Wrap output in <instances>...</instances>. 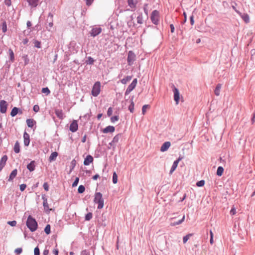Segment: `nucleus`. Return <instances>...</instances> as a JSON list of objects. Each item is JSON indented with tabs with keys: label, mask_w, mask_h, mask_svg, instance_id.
<instances>
[{
	"label": "nucleus",
	"mask_w": 255,
	"mask_h": 255,
	"mask_svg": "<svg viewBox=\"0 0 255 255\" xmlns=\"http://www.w3.org/2000/svg\"><path fill=\"white\" fill-rule=\"evenodd\" d=\"M22 59L24 61V65H27L29 62V59L28 58V55L23 54L22 56Z\"/></svg>",
	"instance_id": "473e14b6"
},
{
	"label": "nucleus",
	"mask_w": 255,
	"mask_h": 255,
	"mask_svg": "<svg viewBox=\"0 0 255 255\" xmlns=\"http://www.w3.org/2000/svg\"><path fill=\"white\" fill-rule=\"evenodd\" d=\"M68 49L70 54H74L78 52L79 47L75 41H72L69 44Z\"/></svg>",
	"instance_id": "39448f33"
},
{
	"label": "nucleus",
	"mask_w": 255,
	"mask_h": 255,
	"mask_svg": "<svg viewBox=\"0 0 255 255\" xmlns=\"http://www.w3.org/2000/svg\"><path fill=\"white\" fill-rule=\"evenodd\" d=\"M53 253L55 255H58V254H59V251H58V249L56 248V249H54L53 251H52Z\"/></svg>",
	"instance_id": "774afa93"
},
{
	"label": "nucleus",
	"mask_w": 255,
	"mask_h": 255,
	"mask_svg": "<svg viewBox=\"0 0 255 255\" xmlns=\"http://www.w3.org/2000/svg\"><path fill=\"white\" fill-rule=\"evenodd\" d=\"M26 225L27 228L32 232L35 231L38 228V224L36 220L31 215H29L28 217Z\"/></svg>",
	"instance_id": "f257e3e1"
},
{
	"label": "nucleus",
	"mask_w": 255,
	"mask_h": 255,
	"mask_svg": "<svg viewBox=\"0 0 255 255\" xmlns=\"http://www.w3.org/2000/svg\"><path fill=\"white\" fill-rule=\"evenodd\" d=\"M171 145V143L169 141H166L164 142L160 147V151L161 152H164L168 150Z\"/></svg>",
	"instance_id": "f3484780"
},
{
	"label": "nucleus",
	"mask_w": 255,
	"mask_h": 255,
	"mask_svg": "<svg viewBox=\"0 0 255 255\" xmlns=\"http://www.w3.org/2000/svg\"><path fill=\"white\" fill-rule=\"evenodd\" d=\"M132 79L131 76H127L125 78L122 79L121 82L123 84H126L128 82L130 81Z\"/></svg>",
	"instance_id": "7c9ffc66"
},
{
	"label": "nucleus",
	"mask_w": 255,
	"mask_h": 255,
	"mask_svg": "<svg viewBox=\"0 0 255 255\" xmlns=\"http://www.w3.org/2000/svg\"><path fill=\"white\" fill-rule=\"evenodd\" d=\"M113 114V108L112 107H110L108 108L107 111V116L108 117H110Z\"/></svg>",
	"instance_id": "6e6d98bb"
},
{
	"label": "nucleus",
	"mask_w": 255,
	"mask_h": 255,
	"mask_svg": "<svg viewBox=\"0 0 255 255\" xmlns=\"http://www.w3.org/2000/svg\"><path fill=\"white\" fill-rule=\"evenodd\" d=\"M17 173V170L16 169H15L12 171L10 175L9 176V178L8 179V181H11L13 180V179L16 177Z\"/></svg>",
	"instance_id": "5701e85b"
},
{
	"label": "nucleus",
	"mask_w": 255,
	"mask_h": 255,
	"mask_svg": "<svg viewBox=\"0 0 255 255\" xmlns=\"http://www.w3.org/2000/svg\"><path fill=\"white\" fill-rule=\"evenodd\" d=\"M93 217V214L91 212H89L87 213L85 217V220L86 221H90Z\"/></svg>",
	"instance_id": "79ce46f5"
},
{
	"label": "nucleus",
	"mask_w": 255,
	"mask_h": 255,
	"mask_svg": "<svg viewBox=\"0 0 255 255\" xmlns=\"http://www.w3.org/2000/svg\"><path fill=\"white\" fill-rule=\"evenodd\" d=\"M85 190V187L84 185H81L78 188V193L79 194L83 193Z\"/></svg>",
	"instance_id": "a19ab883"
},
{
	"label": "nucleus",
	"mask_w": 255,
	"mask_h": 255,
	"mask_svg": "<svg viewBox=\"0 0 255 255\" xmlns=\"http://www.w3.org/2000/svg\"><path fill=\"white\" fill-rule=\"evenodd\" d=\"M136 59V55L132 51H129L128 52L127 61L128 65L131 66L133 64Z\"/></svg>",
	"instance_id": "423d86ee"
},
{
	"label": "nucleus",
	"mask_w": 255,
	"mask_h": 255,
	"mask_svg": "<svg viewBox=\"0 0 255 255\" xmlns=\"http://www.w3.org/2000/svg\"><path fill=\"white\" fill-rule=\"evenodd\" d=\"M122 133H118L117 135H116L113 139V142L115 143L116 144L119 141V140L122 138Z\"/></svg>",
	"instance_id": "bb28decb"
},
{
	"label": "nucleus",
	"mask_w": 255,
	"mask_h": 255,
	"mask_svg": "<svg viewBox=\"0 0 255 255\" xmlns=\"http://www.w3.org/2000/svg\"><path fill=\"white\" fill-rule=\"evenodd\" d=\"M94 202L98 204V209H101L104 206V200L102 194L100 192H96L94 196Z\"/></svg>",
	"instance_id": "f03ea898"
},
{
	"label": "nucleus",
	"mask_w": 255,
	"mask_h": 255,
	"mask_svg": "<svg viewBox=\"0 0 255 255\" xmlns=\"http://www.w3.org/2000/svg\"><path fill=\"white\" fill-rule=\"evenodd\" d=\"M150 19L155 25H157L159 21V12L157 10H154L151 14Z\"/></svg>",
	"instance_id": "20e7f679"
},
{
	"label": "nucleus",
	"mask_w": 255,
	"mask_h": 255,
	"mask_svg": "<svg viewBox=\"0 0 255 255\" xmlns=\"http://www.w3.org/2000/svg\"><path fill=\"white\" fill-rule=\"evenodd\" d=\"M55 113L57 118L59 119H63L64 118V114L62 110L56 109L55 110Z\"/></svg>",
	"instance_id": "4be33fe9"
},
{
	"label": "nucleus",
	"mask_w": 255,
	"mask_h": 255,
	"mask_svg": "<svg viewBox=\"0 0 255 255\" xmlns=\"http://www.w3.org/2000/svg\"><path fill=\"white\" fill-rule=\"evenodd\" d=\"M16 223H17V222L15 220L11 221H8L7 222V224H8L9 225L11 226V227L15 226L16 225Z\"/></svg>",
	"instance_id": "5fc2aeb1"
},
{
	"label": "nucleus",
	"mask_w": 255,
	"mask_h": 255,
	"mask_svg": "<svg viewBox=\"0 0 255 255\" xmlns=\"http://www.w3.org/2000/svg\"><path fill=\"white\" fill-rule=\"evenodd\" d=\"M173 92L174 93V100L177 105L179 103L180 100V94L178 89L172 84Z\"/></svg>",
	"instance_id": "6e6552de"
},
{
	"label": "nucleus",
	"mask_w": 255,
	"mask_h": 255,
	"mask_svg": "<svg viewBox=\"0 0 255 255\" xmlns=\"http://www.w3.org/2000/svg\"><path fill=\"white\" fill-rule=\"evenodd\" d=\"M184 219H185L184 216L182 217V218L181 219L178 220L177 221H176L175 220H174V218H172V221L170 223V226H175L176 225H179L183 222Z\"/></svg>",
	"instance_id": "aec40b11"
},
{
	"label": "nucleus",
	"mask_w": 255,
	"mask_h": 255,
	"mask_svg": "<svg viewBox=\"0 0 255 255\" xmlns=\"http://www.w3.org/2000/svg\"><path fill=\"white\" fill-rule=\"evenodd\" d=\"M236 11L241 16L246 23H249L250 22V17L248 14L242 13L237 10H236Z\"/></svg>",
	"instance_id": "ddd939ff"
},
{
	"label": "nucleus",
	"mask_w": 255,
	"mask_h": 255,
	"mask_svg": "<svg viewBox=\"0 0 255 255\" xmlns=\"http://www.w3.org/2000/svg\"><path fill=\"white\" fill-rule=\"evenodd\" d=\"M50 229H51L50 225L49 224H47L44 229V232L46 233V234L49 235L50 234V233H51Z\"/></svg>",
	"instance_id": "58836bf2"
},
{
	"label": "nucleus",
	"mask_w": 255,
	"mask_h": 255,
	"mask_svg": "<svg viewBox=\"0 0 255 255\" xmlns=\"http://www.w3.org/2000/svg\"><path fill=\"white\" fill-rule=\"evenodd\" d=\"M93 157L91 155H88L84 159V165H89L90 163L93 162Z\"/></svg>",
	"instance_id": "a211bd4d"
},
{
	"label": "nucleus",
	"mask_w": 255,
	"mask_h": 255,
	"mask_svg": "<svg viewBox=\"0 0 255 255\" xmlns=\"http://www.w3.org/2000/svg\"><path fill=\"white\" fill-rule=\"evenodd\" d=\"M43 187L44 189L46 191H48L49 190V185H48V184L47 182H44V184L43 185Z\"/></svg>",
	"instance_id": "13d9d810"
},
{
	"label": "nucleus",
	"mask_w": 255,
	"mask_h": 255,
	"mask_svg": "<svg viewBox=\"0 0 255 255\" xmlns=\"http://www.w3.org/2000/svg\"><path fill=\"white\" fill-rule=\"evenodd\" d=\"M49 254V250L47 249V247H46L43 252L42 255H48Z\"/></svg>",
	"instance_id": "69168bd1"
},
{
	"label": "nucleus",
	"mask_w": 255,
	"mask_h": 255,
	"mask_svg": "<svg viewBox=\"0 0 255 255\" xmlns=\"http://www.w3.org/2000/svg\"><path fill=\"white\" fill-rule=\"evenodd\" d=\"M115 130V128L112 126H108L102 129V132L104 133L109 132H114Z\"/></svg>",
	"instance_id": "4468645a"
},
{
	"label": "nucleus",
	"mask_w": 255,
	"mask_h": 255,
	"mask_svg": "<svg viewBox=\"0 0 255 255\" xmlns=\"http://www.w3.org/2000/svg\"><path fill=\"white\" fill-rule=\"evenodd\" d=\"M7 160V156L6 155H3L0 160V172L4 167L6 162Z\"/></svg>",
	"instance_id": "2eb2a0df"
},
{
	"label": "nucleus",
	"mask_w": 255,
	"mask_h": 255,
	"mask_svg": "<svg viewBox=\"0 0 255 255\" xmlns=\"http://www.w3.org/2000/svg\"><path fill=\"white\" fill-rule=\"evenodd\" d=\"M27 169L30 171H33L35 169V161L34 160L31 161L27 165Z\"/></svg>",
	"instance_id": "6ab92c4d"
},
{
	"label": "nucleus",
	"mask_w": 255,
	"mask_h": 255,
	"mask_svg": "<svg viewBox=\"0 0 255 255\" xmlns=\"http://www.w3.org/2000/svg\"><path fill=\"white\" fill-rule=\"evenodd\" d=\"M34 255H40V250L38 246L34 248Z\"/></svg>",
	"instance_id": "864d4df0"
},
{
	"label": "nucleus",
	"mask_w": 255,
	"mask_h": 255,
	"mask_svg": "<svg viewBox=\"0 0 255 255\" xmlns=\"http://www.w3.org/2000/svg\"><path fill=\"white\" fill-rule=\"evenodd\" d=\"M137 80L135 78L133 80L131 84L128 85L125 92V95H128L136 87Z\"/></svg>",
	"instance_id": "0eeeda50"
},
{
	"label": "nucleus",
	"mask_w": 255,
	"mask_h": 255,
	"mask_svg": "<svg viewBox=\"0 0 255 255\" xmlns=\"http://www.w3.org/2000/svg\"><path fill=\"white\" fill-rule=\"evenodd\" d=\"M29 5L32 7H36L38 4L39 0H26Z\"/></svg>",
	"instance_id": "412c9836"
},
{
	"label": "nucleus",
	"mask_w": 255,
	"mask_h": 255,
	"mask_svg": "<svg viewBox=\"0 0 255 255\" xmlns=\"http://www.w3.org/2000/svg\"><path fill=\"white\" fill-rule=\"evenodd\" d=\"M95 62V60L91 56L87 57V59L86 60L85 63L89 65H93Z\"/></svg>",
	"instance_id": "c9c22d12"
},
{
	"label": "nucleus",
	"mask_w": 255,
	"mask_h": 255,
	"mask_svg": "<svg viewBox=\"0 0 255 255\" xmlns=\"http://www.w3.org/2000/svg\"><path fill=\"white\" fill-rule=\"evenodd\" d=\"M191 236V234H189L188 235H187L186 236H184L183 237V243H186L187 242V241L188 240V239H189V237Z\"/></svg>",
	"instance_id": "3c124183"
},
{
	"label": "nucleus",
	"mask_w": 255,
	"mask_h": 255,
	"mask_svg": "<svg viewBox=\"0 0 255 255\" xmlns=\"http://www.w3.org/2000/svg\"><path fill=\"white\" fill-rule=\"evenodd\" d=\"M182 158L179 157L177 159L175 160L171 166V168L170 169V170L169 171V174H171L176 169L178 164L179 162L181 160Z\"/></svg>",
	"instance_id": "f8f14e48"
},
{
	"label": "nucleus",
	"mask_w": 255,
	"mask_h": 255,
	"mask_svg": "<svg viewBox=\"0 0 255 255\" xmlns=\"http://www.w3.org/2000/svg\"><path fill=\"white\" fill-rule=\"evenodd\" d=\"M33 110L36 113L38 112L39 111V106L37 105H34L33 107Z\"/></svg>",
	"instance_id": "052dcab7"
},
{
	"label": "nucleus",
	"mask_w": 255,
	"mask_h": 255,
	"mask_svg": "<svg viewBox=\"0 0 255 255\" xmlns=\"http://www.w3.org/2000/svg\"><path fill=\"white\" fill-rule=\"evenodd\" d=\"M79 181V177H76L74 181L72 183V187H74L77 186Z\"/></svg>",
	"instance_id": "603ef678"
},
{
	"label": "nucleus",
	"mask_w": 255,
	"mask_h": 255,
	"mask_svg": "<svg viewBox=\"0 0 255 255\" xmlns=\"http://www.w3.org/2000/svg\"><path fill=\"white\" fill-rule=\"evenodd\" d=\"M119 116L118 115L113 116L110 118L111 122L113 123H114L116 122L119 121Z\"/></svg>",
	"instance_id": "c03bdc74"
},
{
	"label": "nucleus",
	"mask_w": 255,
	"mask_h": 255,
	"mask_svg": "<svg viewBox=\"0 0 255 255\" xmlns=\"http://www.w3.org/2000/svg\"><path fill=\"white\" fill-rule=\"evenodd\" d=\"M22 249L21 248H17L15 250L14 253L17 254H20L22 253Z\"/></svg>",
	"instance_id": "680f3d73"
},
{
	"label": "nucleus",
	"mask_w": 255,
	"mask_h": 255,
	"mask_svg": "<svg viewBox=\"0 0 255 255\" xmlns=\"http://www.w3.org/2000/svg\"><path fill=\"white\" fill-rule=\"evenodd\" d=\"M78 128V125L76 120H73L70 125L69 130L72 132H76Z\"/></svg>",
	"instance_id": "9b49d317"
},
{
	"label": "nucleus",
	"mask_w": 255,
	"mask_h": 255,
	"mask_svg": "<svg viewBox=\"0 0 255 255\" xmlns=\"http://www.w3.org/2000/svg\"><path fill=\"white\" fill-rule=\"evenodd\" d=\"M143 17L142 13L139 14L137 17V22L138 23L142 24L143 23Z\"/></svg>",
	"instance_id": "37998d69"
},
{
	"label": "nucleus",
	"mask_w": 255,
	"mask_h": 255,
	"mask_svg": "<svg viewBox=\"0 0 255 255\" xmlns=\"http://www.w3.org/2000/svg\"><path fill=\"white\" fill-rule=\"evenodd\" d=\"M41 92L42 93L46 94L47 95L49 94L50 93V91L48 87L43 88Z\"/></svg>",
	"instance_id": "de8ad7c7"
},
{
	"label": "nucleus",
	"mask_w": 255,
	"mask_h": 255,
	"mask_svg": "<svg viewBox=\"0 0 255 255\" xmlns=\"http://www.w3.org/2000/svg\"><path fill=\"white\" fill-rule=\"evenodd\" d=\"M128 6L131 8L136 7V2H134V0H128Z\"/></svg>",
	"instance_id": "72a5a7b5"
},
{
	"label": "nucleus",
	"mask_w": 255,
	"mask_h": 255,
	"mask_svg": "<svg viewBox=\"0 0 255 255\" xmlns=\"http://www.w3.org/2000/svg\"><path fill=\"white\" fill-rule=\"evenodd\" d=\"M76 165V161L75 159H73L71 162V165L70 167V171L69 174H70L71 172L73 170L75 166Z\"/></svg>",
	"instance_id": "2f4dec72"
},
{
	"label": "nucleus",
	"mask_w": 255,
	"mask_h": 255,
	"mask_svg": "<svg viewBox=\"0 0 255 255\" xmlns=\"http://www.w3.org/2000/svg\"><path fill=\"white\" fill-rule=\"evenodd\" d=\"M113 182L114 184H116L118 182V175L115 172L113 173Z\"/></svg>",
	"instance_id": "a18cd8bd"
},
{
	"label": "nucleus",
	"mask_w": 255,
	"mask_h": 255,
	"mask_svg": "<svg viewBox=\"0 0 255 255\" xmlns=\"http://www.w3.org/2000/svg\"><path fill=\"white\" fill-rule=\"evenodd\" d=\"M102 29L100 27H93L90 32V35L92 37H95L101 33Z\"/></svg>",
	"instance_id": "1a4fd4ad"
},
{
	"label": "nucleus",
	"mask_w": 255,
	"mask_h": 255,
	"mask_svg": "<svg viewBox=\"0 0 255 255\" xmlns=\"http://www.w3.org/2000/svg\"><path fill=\"white\" fill-rule=\"evenodd\" d=\"M149 108H150V105H143L142 107V114L143 115H144L146 112V109Z\"/></svg>",
	"instance_id": "09e8293b"
},
{
	"label": "nucleus",
	"mask_w": 255,
	"mask_h": 255,
	"mask_svg": "<svg viewBox=\"0 0 255 255\" xmlns=\"http://www.w3.org/2000/svg\"><path fill=\"white\" fill-rule=\"evenodd\" d=\"M20 111V109L17 107H14L12 109L11 111L10 112V116L12 117H15L17 114L19 113Z\"/></svg>",
	"instance_id": "a878e982"
},
{
	"label": "nucleus",
	"mask_w": 255,
	"mask_h": 255,
	"mask_svg": "<svg viewBox=\"0 0 255 255\" xmlns=\"http://www.w3.org/2000/svg\"><path fill=\"white\" fill-rule=\"evenodd\" d=\"M133 98L132 97V98L130 100V104L128 106V110L131 113H133L134 112V104L133 101Z\"/></svg>",
	"instance_id": "c756f323"
},
{
	"label": "nucleus",
	"mask_w": 255,
	"mask_h": 255,
	"mask_svg": "<svg viewBox=\"0 0 255 255\" xmlns=\"http://www.w3.org/2000/svg\"><path fill=\"white\" fill-rule=\"evenodd\" d=\"M7 108V102L4 100H1L0 102V112L4 114L6 112Z\"/></svg>",
	"instance_id": "9d476101"
},
{
	"label": "nucleus",
	"mask_w": 255,
	"mask_h": 255,
	"mask_svg": "<svg viewBox=\"0 0 255 255\" xmlns=\"http://www.w3.org/2000/svg\"><path fill=\"white\" fill-rule=\"evenodd\" d=\"M43 205L45 211L47 213H49L50 211L51 210V209L49 208L47 202L43 203Z\"/></svg>",
	"instance_id": "4c0bfd02"
},
{
	"label": "nucleus",
	"mask_w": 255,
	"mask_h": 255,
	"mask_svg": "<svg viewBox=\"0 0 255 255\" xmlns=\"http://www.w3.org/2000/svg\"><path fill=\"white\" fill-rule=\"evenodd\" d=\"M221 87H222V84H218L216 87V88H215V94L218 96L220 95V90L221 89Z\"/></svg>",
	"instance_id": "c85d7f7f"
},
{
	"label": "nucleus",
	"mask_w": 255,
	"mask_h": 255,
	"mask_svg": "<svg viewBox=\"0 0 255 255\" xmlns=\"http://www.w3.org/2000/svg\"><path fill=\"white\" fill-rule=\"evenodd\" d=\"M4 3L8 6H10L11 4V0H5Z\"/></svg>",
	"instance_id": "0e129e2a"
},
{
	"label": "nucleus",
	"mask_w": 255,
	"mask_h": 255,
	"mask_svg": "<svg viewBox=\"0 0 255 255\" xmlns=\"http://www.w3.org/2000/svg\"><path fill=\"white\" fill-rule=\"evenodd\" d=\"M223 172L224 168L222 166H219L217 168V175L219 176H221L222 175Z\"/></svg>",
	"instance_id": "e433bc0d"
},
{
	"label": "nucleus",
	"mask_w": 255,
	"mask_h": 255,
	"mask_svg": "<svg viewBox=\"0 0 255 255\" xmlns=\"http://www.w3.org/2000/svg\"><path fill=\"white\" fill-rule=\"evenodd\" d=\"M205 184V181L204 180H201L197 182L196 185L198 187H202Z\"/></svg>",
	"instance_id": "8fccbe9b"
},
{
	"label": "nucleus",
	"mask_w": 255,
	"mask_h": 255,
	"mask_svg": "<svg viewBox=\"0 0 255 255\" xmlns=\"http://www.w3.org/2000/svg\"><path fill=\"white\" fill-rule=\"evenodd\" d=\"M26 188V185L25 184H22L19 186V189L21 192L23 191Z\"/></svg>",
	"instance_id": "4d7b16f0"
},
{
	"label": "nucleus",
	"mask_w": 255,
	"mask_h": 255,
	"mask_svg": "<svg viewBox=\"0 0 255 255\" xmlns=\"http://www.w3.org/2000/svg\"><path fill=\"white\" fill-rule=\"evenodd\" d=\"M26 124L29 128H32L34 125H36V122L32 119H28L26 120Z\"/></svg>",
	"instance_id": "b1692460"
},
{
	"label": "nucleus",
	"mask_w": 255,
	"mask_h": 255,
	"mask_svg": "<svg viewBox=\"0 0 255 255\" xmlns=\"http://www.w3.org/2000/svg\"><path fill=\"white\" fill-rule=\"evenodd\" d=\"M42 199L43 200V203L47 202V199L46 196L45 194L42 195Z\"/></svg>",
	"instance_id": "338daca9"
},
{
	"label": "nucleus",
	"mask_w": 255,
	"mask_h": 255,
	"mask_svg": "<svg viewBox=\"0 0 255 255\" xmlns=\"http://www.w3.org/2000/svg\"><path fill=\"white\" fill-rule=\"evenodd\" d=\"M1 30L3 33H5L7 31V24L5 21H4L2 23Z\"/></svg>",
	"instance_id": "ea45409f"
},
{
	"label": "nucleus",
	"mask_w": 255,
	"mask_h": 255,
	"mask_svg": "<svg viewBox=\"0 0 255 255\" xmlns=\"http://www.w3.org/2000/svg\"><path fill=\"white\" fill-rule=\"evenodd\" d=\"M33 43L34 44V47L40 48H41V42L37 40H34Z\"/></svg>",
	"instance_id": "49530a36"
},
{
	"label": "nucleus",
	"mask_w": 255,
	"mask_h": 255,
	"mask_svg": "<svg viewBox=\"0 0 255 255\" xmlns=\"http://www.w3.org/2000/svg\"><path fill=\"white\" fill-rule=\"evenodd\" d=\"M101 91V83L100 82L98 81L95 83L94 84L92 91L91 94L94 97H97L99 95Z\"/></svg>",
	"instance_id": "7ed1b4c3"
},
{
	"label": "nucleus",
	"mask_w": 255,
	"mask_h": 255,
	"mask_svg": "<svg viewBox=\"0 0 255 255\" xmlns=\"http://www.w3.org/2000/svg\"><path fill=\"white\" fill-rule=\"evenodd\" d=\"M13 150L16 153H18L20 152V145L18 141L15 142L14 145Z\"/></svg>",
	"instance_id": "cd10ccee"
},
{
	"label": "nucleus",
	"mask_w": 255,
	"mask_h": 255,
	"mask_svg": "<svg viewBox=\"0 0 255 255\" xmlns=\"http://www.w3.org/2000/svg\"><path fill=\"white\" fill-rule=\"evenodd\" d=\"M23 138L24 145L26 146H28L30 143V136L29 134H28L26 131H24L23 133Z\"/></svg>",
	"instance_id": "dca6fc26"
},
{
	"label": "nucleus",
	"mask_w": 255,
	"mask_h": 255,
	"mask_svg": "<svg viewBox=\"0 0 255 255\" xmlns=\"http://www.w3.org/2000/svg\"><path fill=\"white\" fill-rule=\"evenodd\" d=\"M94 0H86V5L88 6H90L93 3Z\"/></svg>",
	"instance_id": "e2e57ef3"
},
{
	"label": "nucleus",
	"mask_w": 255,
	"mask_h": 255,
	"mask_svg": "<svg viewBox=\"0 0 255 255\" xmlns=\"http://www.w3.org/2000/svg\"><path fill=\"white\" fill-rule=\"evenodd\" d=\"M90 255V252L87 250H83L81 253V255Z\"/></svg>",
	"instance_id": "bf43d9fd"
},
{
	"label": "nucleus",
	"mask_w": 255,
	"mask_h": 255,
	"mask_svg": "<svg viewBox=\"0 0 255 255\" xmlns=\"http://www.w3.org/2000/svg\"><path fill=\"white\" fill-rule=\"evenodd\" d=\"M58 155V153L56 151L52 152V153L51 154V155H50V156L49 157L48 160L50 162H52L53 161L55 160Z\"/></svg>",
	"instance_id": "393cba45"
},
{
	"label": "nucleus",
	"mask_w": 255,
	"mask_h": 255,
	"mask_svg": "<svg viewBox=\"0 0 255 255\" xmlns=\"http://www.w3.org/2000/svg\"><path fill=\"white\" fill-rule=\"evenodd\" d=\"M8 53H9V54L10 60L12 62H13L14 61V52H13V50L11 48H9L8 49Z\"/></svg>",
	"instance_id": "f704fd0d"
}]
</instances>
